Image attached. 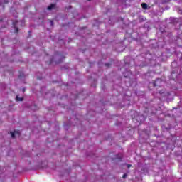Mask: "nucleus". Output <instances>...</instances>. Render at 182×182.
<instances>
[{
	"label": "nucleus",
	"instance_id": "f3484780",
	"mask_svg": "<svg viewBox=\"0 0 182 182\" xmlns=\"http://www.w3.org/2000/svg\"><path fill=\"white\" fill-rule=\"evenodd\" d=\"M22 90H23V92L25 93L26 89H25V88H23Z\"/></svg>",
	"mask_w": 182,
	"mask_h": 182
},
{
	"label": "nucleus",
	"instance_id": "2eb2a0df",
	"mask_svg": "<svg viewBox=\"0 0 182 182\" xmlns=\"http://www.w3.org/2000/svg\"><path fill=\"white\" fill-rule=\"evenodd\" d=\"M127 178V173H124L123 176H122V178Z\"/></svg>",
	"mask_w": 182,
	"mask_h": 182
},
{
	"label": "nucleus",
	"instance_id": "f03ea898",
	"mask_svg": "<svg viewBox=\"0 0 182 182\" xmlns=\"http://www.w3.org/2000/svg\"><path fill=\"white\" fill-rule=\"evenodd\" d=\"M160 31L161 32V33H163V35H165V36H167L168 38H173V33H171V32H168L163 28H160Z\"/></svg>",
	"mask_w": 182,
	"mask_h": 182
},
{
	"label": "nucleus",
	"instance_id": "412c9836",
	"mask_svg": "<svg viewBox=\"0 0 182 182\" xmlns=\"http://www.w3.org/2000/svg\"><path fill=\"white\" fill-rule=\"evenodd\" d=\"M129 76H132V73L131 72H129Z\"/></svg>",
	"mask_w": 182,
	"mask_h": 182
},
{
	"label": "nucleus",
	"instance_id": "4468645a",
	"mask_svg": "<svg viewBox=\"0 0 182 182\" xmlns=\"http://www.w3.org/2000/svg\"><path fill=\"white\" fill-rule=\"evenodd\" d=\"M126 166H127V168H130V167H132V164H127Z\"/></svg>",
	"mask_w": 182,
	"mask_h": 182
},
{
	"label": "nucleus",
	"instance_id": "aec40b11",
	"mask_svg": "<svg viewBox=\"0 0 182 182\" xmlns=\"http://www.w3.org/2000/svg\"><path fill=\"white\" fill-rule=\"evenodd\" d=\"M142 21H143V22H144V21H146V19L145 18H142Z\"/></svg>",
	"mask_w": 182,
	"mask_h": 182
},
{
	"label": "nucleus",
	"instance_id": "423d86ee",
	"mask_svg": "<svg viewBox=\"0 0 182 182\" xmlns=\"http://www.w3.org/2000/svg\"><path fill=\"white\" fill-rule=\"evenodd\" d=\"M17 23H18V21L13 22V25L15 29V33H18V32H19V29L18 28V27H16Z\"/></svg>",
	"mask_w": 182,
	"mask_h": 182
},
{
	"label": "nucleus",
	"instance_id": "0eeeda50",
	"mask_svg": "<svg viewBox=\"0 0 182 182\" xmlns=\"http://www.w3.org/2000/svg\"><path fill=\"white\" fill-rule=\"evenodd\" d=\"M18 79H20L21 80H23L25 79V74L21 72L18 75Z\"/></svg>",
	"mask_w": 182,
	"mask_h": 182
},
{
	"label": "nucleus",
	"instance_id": "9d476101",
	"mask_svg": "<svg viewBox=\"0 0 182 182\" xmlns=\"http://www.w3.org/2000/svg\"><path fill=\"white\" fill-rule=\"evenodd\" d=\"M170 2V0H162V4H168Z\"/></svg>",
	"mask_w": 182,
	"mask_h": 182
},
{
	"label": "nucleus",
	"instance_id": "39448f33",
	"mask_svg": "<svg viewBox=\"0 0 182 182\" xmlns=\"http://www.w3.org/2000/svg\"><path fill=\"white\" fill-rule=\"evenodd\" d=\"M172 23L173 25H180V18H173Z\"/></svg>",
	"mask_w": 182,
	"mask_h": 182
},
{
	"label": "nucleus",
	"instance_id": "7ed1b4c3",
	"mask_svg": "<svg viewBox=\"0 0 182 182\" xmlns=\"http://www.w3.org/2000/svg\"><path fill=\"white\" fill-rule=\"evenodd\" d=\"M11 134L12 139H15V134L17 136H21V132L19 130H14V132H10Z\"/></svg>",
	"mask_w": 182,
	"mask_h": 182
},
{
	"label": "nucleus",
	"instance_id": "9b49d317",
	"mask_svg": "<svg viewBox=\"0 0 182 182\" xmlns=\"http://www.w3.org/2000/svg\"><path fill=\"white\" fill-rule=\"evenodd\" d=\"M105 65L107 66V68H110V66H112V64L109 63H106Z\"/></svg>",
	"mask_w": 182,
	"mask_h": 182
},
{
	"label": "nucleus",
	"instance_id": "6ab92c4d",
	"mask_svg": "<svg viewBox=\"0 0 182 182\" xmlns=\"http://www.w3.org/2000/svg\"><path fill=\"white\" fill-rule=\"evenodd\" d=\"M120 21H123V18H120Z\"/></svg>",
	"mask_w": 182,
	"mask_h": 182
},
{
	"label": "nucleus",
	"instance_id": "ddd939ff",
	"mask_svg": "<svg viewBox=\"0 0 182 182\" xmlns=\"http://www.w3.org/2000/svg\"><path fill=\"white\" fill-rule=\"evenodd\" d=\"M178 14L182 15V9H180V8H178Z\"/></svg>",
	"mask_w": 182,
	"mask_h": 182
},
{
	"label": "nucleus",
	"instance_id": "20e7f679",
	"mask_svg": "<svg viewBox=\"0 0 182 182\" xmlns=\"http://www.w3.org/2000/svg\"><path fill=\"white\" fill-rule=\"evenodd\" d=\"M56 9V4H51L50 6L47 7L48 11H52L53 9Z\"/></svg>",
	"mask_w": 182,
	"mask_h": 182
},
{
	"label": "nucleus",
	"instance_id": "5701e85b",
	"mask_svg": "<svg viewBox=\"0 0 182 182\" xmlns=\"http://www.w3.org/2000/svg\"><path fill=\"white\" fill-rule=\"evenodd\" d=\"M51 25H53V21H51Z\"/></svg>",
	"mask_w": 182,
	"mask_h": 182
},
{
	"label": "nucleus",
	"instance_id": "dca6fc26",
	"mask_svg": "<svg viewBox=\"0 0 182 182\" xmlns=\"http://www.w3.org/2000/svg\"><path fill=\"white\" fill-rule=\"evenodd\" d=\"M71 8H72V6H68V7L67 8V9H70Z\"/></svg>",
	"mask_w": 182,
	"mask_h": 182
},
{
	"label": "nucleus",
	"instance_id": "f257e3e1",
	"mask_svg": "<svg viewBox=\"0 0 182 182\" xmlns=\"http://www.w3.org/2000/svg\"><path fill=\"white\" fill-rule=\"evenodd\" d=\"M65 55H63V53H60V52H55L54 53V55L53 56V58L50 60V64L53 63V62L56 64L58 63H62V62H63L64 59H65Z\"/></svg>",
	"mask_w": 182,
	"mask_h": 182
},
{
	"label": "nucleus",
	"instance_id": "6e6552de",
	"mask_svg": "<svg viewBox=\"0 0 182 182\" xmlns=\"http://www.w3.org/2000/svg\"><path fill=\"white\" fill-rule=\"evenodd\" d=\"M16 100L17 102H23V97H20L18 95L16 96Z\"/></svg>",
	"mask_w": 182,
	"mask_h": 182
},
{
	"label": "nucleus",
	"instance_id": "1a4fd4ad",
	"mask_svg": "<svg viewBox=\"0 0 182 182\" xmlns=\"http://www.w3.org/2000/svg\"><path fill=\"white\" fill-rule=\"evenodd\" d=\"M141 6H142L143 9H147V8H148L147 4H146V3H142Z\"/></svg>",
	"mask_w": 182,
	"mask_h": 182
},
{
	"label": "nucleus",
	"instance_id": "a211bd4d",
	"mask_svg": "<svg viewBox=\"0 0 182 182\" xmlns=\"http://www.w3.org/2000/svg\"><path fill=\"white\" fill-rule=\"evenodd\" d=\"M65 129L68 130V126L65 125Z\"/></svg>",
	"mask_w": 182,
	"mask_h": 182
},
{
	"label": "nucleus",
	"instance_id": "4be33fe9",
	"mask_svg": "<svg viewBox=\"0 0 182 182\" xmlns=\"http://www.w3.org/2000/svg\"><path fill=\"white\" fill-rule=\"evenodd\" d=\"M176 38V39H178L179 37H178V36H177Z\"/></svg>",
	"mask_w": 182,
	"mask_h": 182
},
{
	"label": "nucleus",
	"instance_id": "f8f14e48",
	"mask_svg": "<svg viewBox=\"0 0 182 182\" xmlns=\"http://www.w3.org/2000/svg\"><path fill=\"white\" fill-rule=\"evenodd\" d=\"M159 80H156L154 82V87H156V86H158V85H157V82H159Z\"/></svg>",
	"mask_w": 182,
	"mask_h": 182
}]
</instances>
